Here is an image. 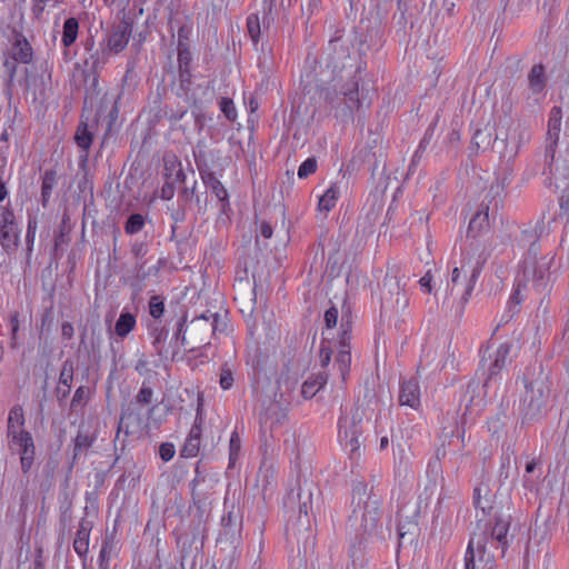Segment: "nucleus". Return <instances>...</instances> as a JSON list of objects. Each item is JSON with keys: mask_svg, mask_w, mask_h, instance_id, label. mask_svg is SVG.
Returning a JSON list of instances; mask_svg holds the SVG:
<instances>
[{"mask_svg": "<svg viewBox=\"0 0 569 569\" xmlns=\"http://www.w3.org/2000/svg\"><path fill=\"white\" fill-rule=\"evenodd\" d=\"M525 393L520 400V411L527 420L541 415L550 392L548 378L540 373L536 379L525 378Z\"/></svg>", "mask_w": 569, "mask_h": 569, "instance_id": "obj_4", "label": "nucleus"}, {"mask_svg": "<svg viewBox=\"0 0 569 569\" xmlns=\"http://www.w3.org/2000/svg\"><path fill=\"white\" fill-rule=\"evenodd\" d=\"M186 322H187V313L184 312L181 316V318L179 319V321L177 322V329L173 335L176 342H180L182 346L187 345V339H186V335H184Z\"/></svg>", "mask_w": 569, "mask_h": 569, "instance_id": "obj_60", "label": "nucleus"}, {"mask_svg": "<svg viewBox=\"0 0 569 569\" xmlns=\"http://www.w3.org/2000/svg\"><path fill=\"white\" fill-rule=\"evenodd\" d=\"M553 258L541 257L539 260L529 261L525 260L522 278L525 287L530 283L537 292H545L549 290L550 283V264Z\"/></svg>", "mask_w": 569, "mask_h": 569, "instance_id": "obj_9", "label": "nucleus"}, {"mask_svg": "<svg viewBox=\"0 0 569 569\" xmlns=\"http://www.w3.org/2000/svg\"><path fill=\"white\" fill-rule=\"evenodd\" d=\"M562 110L560 107H552L549 112L547 133L545 140V164L556 181L569 179V149L565 154L561 152L556 157V149L560 138Z\"/></svg>", "mask_w": 569, "mask_h": 569, "instance_id": "obj_1", "label": "nucleus"}, {"mask_svg": "<svg viewBox=\"0 0 569 569\" xmlns=\"http://www.w3.org/2000/svg\"><path fill=\"white\" fill-rule=\"evenodd\" d=\"M352 505L356 506L350 516L352 526L359 523L363 533L372 535L381 520L379 499L367 495V485L362 481L352 487Z\"/></svg>", "mask_w": 569, "mask_h": 569, "instance_id": "obj_2", "label": "nucleus"}, {"mask_svg": "<svg viewBox=\"0 0 569 569\" xmlns=\"http://www.w3.org/2000/svg\"><path fill=\"white\" fill-rule=\"evenodd\" d=\"M296 501H298L299 508V522H301L302 525L309 523L308 512L309 509H311L312 483L305 481L302 486L299 485L298 490L291 489L287 493V503H295Z\"/></svg>", "mask_w": 569, "mask_h": 569, "instance_id": "obj_14", "label": "nucleus"}, {"mask_svg": "<svg viewBox=\"0 0 569 569\" xmlns=\"http://www.w3.org/2000/svg\"><path fill=\"white\" fill-rule=\"evenodd\" d=\"M148 308L150 316L154 320L160 319L164 313V298L159 295L152 296L149 300Z\"/></svg>", "mask_w": 569, "mask_h": 569, "instance_id": "obj_44", "label": "nucleus"}, {"mask_svg": "<svg viewBox=\"0 0 569 569\" xmlns=\"http://www.w3.org/2000/svg\"><path fill=\"white\" fill-rule=\"evenodd\" d=\"M340 190L337 184H331L326 192L320 197L318 202V209L320 211L329 212L332 208H335L337 200L339 198Z\"/></svg>", "mask_w": 569, "mask_h": 569, "instance_id": "obj_36", "label": "nucleus"}, {"mask_svg": "<svg viewBox=\"0 0 569 569\" xmlns=\"http://www.w3.org/2000/svg\"><path fill=\"white\" fill-rule=\"evenodd\" d=\"M146 224V219L141 213H131L124 223V232L129 236L140 232Z\"/></svg>", "mask_w": 569, "mask_h": 569, "instance_id": "obj_42", "label": "nucleus"}, {"mask_svg": "<svg viewBox=\"0 0 569 569\" xmlns=\"http://www.w3.org/2000/svg\"><path fill=\"white\" fill-rule=\"evenodd\" d=\"M163 161H164V168H163L164 173L163 174H164V178L167 180H169L174 174L178 167H180L181 162L174 154L166 156Z\"/></svg>", "mask_w": 569, "mask_h": 569, "instance_id": "obj_53", "label": "nucleus"}, {"mask_svg": "<svg viewBox=\"0 0 569 569\" xmlns=\"http://www.w3.org/2000/svg\"><path fill=\"white\" fill-rule=\"evenodd\" d=\"M57 184V172L56 170L49 169L46 170L42 174V184H41V203L43 207H47L52 190Z\"/></svg>", "mask_w": 569, "mask_h": 569, "instance_id": "obj_32", "label": "nucleus"}, {"mask_svg": "<svg viewBox=\"0 0 569 569\" xmlns=\"http://www.w3.org/2000/svg\"><path fill=\"white\" fill-rule=\"evenodd\" d=\"M359 78L355 74L352 79L341 87L340 93H331L329 90L326 93V101L332 108H339L343 103L341 109L342 116H351L355 111H359L365 102V98L359 96Z\"/></svg>", "mask_w": 569, "mask_h": 569, "instance_id": "obj_7", "label": "nucleus"}, {"mask_svg": "<svg viewBox=\"0 0 569 569\" xmlns=\"http://www.w3.org/2000/svg\"><path fill=\"white\" fill-rule=\"evenodd\" d=\"M0 242L8 253L16 251L20 242V229L9 206H0Z\"/></svg>", "mask_w": 569, "mask_h": 569, "instance_id": "obj_10", "label": "nucleus"}, {"mask_svg": "<svg viewBox=\"0 0 569 569\" xmlns=\"http://www.w3.org/2000/svg\"><path fill=\"white\" fill-rule=\"evenodd\" d=\"M74 375V362L71 359H66L62 362L58 386L56 388L57 400L60 406L67 400L70 395Z\"/></svg>", "mask_w": 569, "mask_h": 569, "instance_id": "obj_16", "label": "nucleus"}, {"mask_svg": "<svg viewBox=\"0 0 569 569\" xmlns=\"http://www.w3.org/2000/svg\"><path fill=\"white\" fill-rule=\"evenodd\" d=\"M362 415L355 409L350 415H342L339 419V440L348 450L350 459L358 460L361 457Z\"/></svg>", "mask_w": 569, "mask_h": 569, "instance_id": "obj_5", "label": "nucleus"}, {"mask_svg": "<svg viewBox=\"0 0 569 569\" xmlns=\"http://www.w3.org/2000/svg\"><path fill=\"white\" fill-rule=\"evenodd\" d=\"M200 441L193 439H186V442L181 449V456L186 458L196 457L199 452Z\"/></svg>", "mask_w": 569, "mask_h": 569, "instance_id": "obj_55", "label": "nucleus"}, {"mask_svg": "<svg viewBox=\"0 0 569 569\" xmlns=\"http://www.w3.org/2000/svg\"><path fill=\"white\" fill-rule=\"evenodd\" d=\"M17 425V427H23L24 425V416L23 410L20 406H14L8 417V426Z\"/></svg>", "mask_w": 569, "mask_h": 569, "instance_id": "obj_57", "label": "nucleus"}, {"mask_svg": "<svg viewBox=\"0 0 569 569\" xmlns=\"http://www.w3.org/2000/svg\"><path fill=\"white\" fill-rule=\"evenodd\" d=\"M23 442V449H18V453L20 455L21 470L27 473L34 459V443L32 437L24 438Z\"/></svg>", "mask_w": 569, "mask_h": 569, "instance_id": "obj_33", "label": "nucleus"}, {"mask_svg": "<svg viewBox=\"0 0 569 569\" xmlns=\"http://www.w3.org/2000/svg\"><path fill=\"white\" fill-rule=\"evenodd\" d=\"M542 221H537V224L532 229H525L521 232V241L523 244H529L530 248L528 250V256L531 254L536 257L537 249H536V242L539 239L540 234L542 233Z\"/></svg>", "mask_w": 569, "mask_h": 569, "instance_id": "obj_34", "label": "nucleus"}, {"mask_svg": "<svg viewBox=\"0 0 569 569\" xmlns=\"http://www.w3.org/2000/svg\"><path fill=\"white\" fill-rule=\"evenodd\" d=\"M382 39V31L380 28L370 30L363 40L360 42L359 51L361 54L366 53V50H370L371 47H380Z\"/></svg>", "mask_w": 569, "mask_h": 569, "instance_id": "obj_39", "label": "nucleus"}, {"mask_svg": "<svg viewBox=\"0 0 569 569\" xmlns=\"http://www.w3.org/2000/svg\"><path fill=\"white\" fill-rule=\"evenodd\" d=\"M332 353H333L332 348L329 346H326L325 341H322L321 347H320L319 357H320V365L323 369L329 366V363L331 361Z\"/></svg>", "mask_w": 569, "mask_h": 569, "instance_id": "obj_64", "label": "nucleus"}, {"mask_svg": "<svg viewBox=\"0 0 569 569\" xmlns=\"http://www.w3.org/2000/svg\"><path fill=\"white\" fill-rule=\"evenodd\" d=\"M338 43H339V38L331 40L329 43V47L333 50V54L330 56V63L332 64V67L335 69H345L346 63H343V62L340 63V58L342 56L345 57V51L342 50L341 53H339L337 51Z\"/></svg>", "mask_w": 569, "mask_h": 569, "instance_id": "obj_54", "label": "nucleus"}, {"mask_svg": "<svg viewBox=\"0 0 569 569\" xmlns=\"http://www.w3.org/2000/svg\"><path fill=\"white\" fill-rule=\"evenodd\" d=\"M233 371L229 363H223L220 370L219 385L223 390H229L233 385Z\"/></svg>", "mask_w": 569, "mask_h": 569, "instance_id": "obj_48", "label": "nucleus"}, {"mask_svg": "<svg viewBox=\"0 0 569 569\" xmlns=\"http://www.w3.org/2000/svg\"><path fill=\"white\" fill-rule=\"evenodd\" d=\"M511 517L496 516L495 526L491 529L489 541L497 543V549H500V557H503L507 548L509 547L508 532L510 528Z\"/></svg>", "mask_w": 569, "mask_h": 569, "instance_id": "obj_17", "label": "nucleus"}, {"mask_svg": "<svg viewBox=\"0 0 569 569\" xmlns=\"http://www.w3.org/2000/svg\"><path fill=\"white\" fill-rule=\"evenodd\" d=\"M33 57V50L28 40L21 34H17L11 48V58L20 63L28 64Z\"/></svg>", "mask_w": 569, "mask_h": 569, "instance_id": "obj_21", "label": "nucleus"}, {"mask_svg": "<svg viewBox=\"0 0 569 569\" xmlns=\"http://www.w3.org/2000/svg\"><path fill=\"white\" fill-rule=\"evenodd\" d=\"M246 27L253 46H257L259 43L261 34V27L258 13H251L247 17Z\"/></svg>", "mask_w": 569, "mask_h": 569, "instance_id": "obj_41", "label": "nucleus"}, {"mask_svg": "<svg viewBox=\"0 0 569 569\" xmlns=\"http://www.w3.org/2000/svg\"><path fill=\"white\" fill-rule=\"evenodd\" d=\"M137 320L134 315L122 311L116 321L114 333L123 339L126 338L136 327Z\"/></svg>", "mask_w": 569, "mask_h": 569, "instance_id": "obj_28", "label": "nucleus"}, {"mask_svg": "<svg viewBox=\"0 0 569 569\" xmlns=\"http://www.w3.org/2000/svg\"><path fill=\"white\" fill-rule=\"evenodd\" d=\"M529 88L533 93H540L546 87L545 67L539 63L535 64L528 74Z\"/></svg>", "mask_w": 569, "mask_h": 569, "instance_id": "obj_29", "label": "nucleus"}, {"mask_svg": "<svg viewBox=\"0 0 569 569\" xmlns=\"http://www.w3.org/2000/svg\"><path fill=\"white\" fill-rule=\"evenodd\" d=\"M149 333L152 338V347L154 348L158 356H162L163 343L168 337V331L164 327L154 325L150 327Z\"/></svg>", "mask_w": 569, "mask_h": 569, "instance_id": "obj_38", "label": "nucleus"}, {"mask_svg": "<svg viewBox=\"0 0 569 569\" xmlns=\"http://www.w3.org/2000/svg\"><path fill=\"white\" fill-rule=\"evenodd\" d=\"M351 339H352V315L350 307L343 305L340 319V331L338 338V352L336 365L338 366L341 380L345 382L350 372L351 365Z\"/></svg>", "mask_w": 569, "mask_h": 569, "instance_id": "obj_6", "label": "nucleus"}, {"mask_svg": "<svg viewBox=\"0 0 569 569\" xmlns=\"http://www.w3.org/2000/svg\"><path fill=\"white\" fill-rule=\"evenodd\" d=\"M90 389L86 386H80L73 393L71 399V409H77L80 406H83L89 399Z\"/></svg>", "mask_w": 569, "mask_h": 569, "instance_id": "obj_49", "label": "nucleus"}, {"mask_svg": "<svg viewBox=\"0 0 569 569\" xmlns=\"http://www.w3.org/2000/svg\"><path fill=\"white\" fill-rule=\"evenodd\" d=\"M222 530L220 532V539L224 537L230 543H234L240 538V531L242 526V517L234 506L221 518Z\"/></svg>", "mask_w": 569, "mask_h": 569, "instance_id": "obj_15", "label": "nucleus"}, {"mask_svg": "<svg viewBox=\"0 0 569 569\" xmlns=\"http://www.w3.org/2000/svg\"><path fill=\"white\" fill-rule=\"evenodd\" d=\"M152 396L153 390L143 382L139 392L136 396V402L141 406L149 405L152 400Z\"/></svg>", "mask_w": 569, "mask_h": 569, "instance_id": "obj_56", "label": "nucleus"}, {"mask_svg": "<svg viewBox=\"0 0 569 569\" xmlns=\"http://www.w3.org/2000/svg\"><path fill=\"white\" fill-rule=\"evenodd\" d=\"M96 438L87 432L78 431L73 440V455L72 463H76L82 455H86L89 448L93 445Z\"/></svg>", "mask_w": 569, "mask_h": 569, "instance_id": "obj_27", "label": "nucleus"}, {"mask_svg": "<svg viewBox=\"0 0 569 569\" xmlns=\"http://www.w3.org/2000/svg\"><path fill=\"white\" fill-rule=\"evenodd\" d=\"M486 226H488V207L486 210H479L470 220L468 234L476 237Z\"/></svg>", "mask_w": 569, "mask_h": 569, "instance_id": "obj_40", "label": "nucleus"}, {"mask_svg": "<svg viewBox=\"0 0 569 569\" xmlns=\"http://www.w3.org/2000/svg\"><path fill=\"white\" fill-rule=\"evenodd\" d=\"M148 253V244L143 241H136L131 244V254L137 261H144L143 258Z\"/></svg>", "mask_w": 569, "mask_h": 569, "instance_id": "obj_61", "label": "nucleus"}, {"mask_svg": "<svg viewBox=\"0 0 569 569\" xmlns=\"http://www.w3.org/2000/svg\"><path fill=\"white\" fill-rule=\"evenodd\" d=\"M286 418V413L280 411L278 406L271 405L266 408L259 416V421L262 430L269 429L272 432L276 425H279L282 419Z\"/></svg>", "mask_w": 569, "mask_h": 569, "instance_id": "obj_24", "label": "nucleus"}, {"mask_svg": "<svg viewBox=\"0 0 569 569\" xmlns=\"http://www.w3.org/2000/svg\"><path fill=\"white\" fill-rule=\"evenodd\" d=\"M318 163L317 159L311 157L305 160L298 168V177L300 179H306L310 174L315 173L317 170Z\"/></svg>", "mask_w": 569, "mask_h": 569, "instance_id": "obj_51", "label": "nucleus"}, {"mask_svg": "<svg viewBox=\"0 0 569 569\" xmlns=\"http://www.w3.org/2000/svg\"><path fill=\"white\" fill-rule=\"evenodd\" d=\"M192 57L189 47H186L183 43L181 44V49H178V66L179 69L187 72L188 68H190Z\"/></svg>", "mask_w": 569, "mask_h": 569, "instance_id": "obj_52", "label": "nucleus"}, {"mask_svg": "<svg viewBox=\"0 0 569 569\" xmlns=\"http://www.w3.org/2000/svg\"><path fill=\"white\" fill-rule=\"evenodd\" d=\"M110 53L111 52H109L104 44L100 43V49L92 52L90 58L84 61L87 71L92 73V89L87 90L83 101V110H92L94 107V102L98 96L94 91L98 82V71L106 64Z\"/></svg>", "mask_w": 569, "mask_h": 569, "instance_id": "obj_11", "label": "nucleus"}, {"mask_svg": "<svg viewBox=\"0 0 569 569\" xmlns=\"http://www.w3.org/2000/svg\"><path fill=\"white\" fill-rule=\"evenodd\" d=\"M147 261H137L134 266L136 276L131 282V286L137 290L141 291L143 288V282L147 277L151 273H157L159 271V267H150L146 270Z\"/></svg>", "mask_w": 569, "mask_h": 569, "instance_id": "obj_35", "label": "nucleus"}, {"mask_svg": "<svg viewBox=\"0 0 569 569\" xmlns=\"http://www.w3.org/2000/svg\"><path fill=\"white\" fill-rule=\"evenodd\" d=\"M132 29V22L123 18L112 27V30L107 34L106 40L101 43L104 44L109 52L119 53L128 46Z\"/></svg>", "mask_w": 569, "mask_h": 569, "instance_id": "obj_12", "label": "nucleus"}, {"mask_svg": "<svg viewBox=\"0 0 569 569\" xmlns=\"http://www.w3.org/2000/svg\"><path fill=\"white\" fill-rule=\"evenodd\" d=\"M489 542L486 532L471 536L465 555V569H485L488 565L492 566L496 556L488 551Z\"/></svg>", "mask_w": 569, "mask_h": 569, "instance_id": "obj_8", "label": "nucleus"}, {"mask_svg": "<svg viewBox=\"0 0 569 569\" xmlns=\"http://www.w3.org/2000/svg\"><path fill=\"white\" fill-rule=\"evenodd\" d=\"M93 134L89 130V126L83 120L80 121L78 124L76 134H74V141L77 146L83 151L82 158L87 160L89 150L92 143Z\"/></svg>", "mask_w": 569, "mask_h": 569, "instance_id": "obj_26", "label": "nucleus"}, {"mask_svg": "<svg viewBox=\"0 0 569 569\" xmlns=\"http://www.w3.org/2000/svg\"><path fill=\"white\" fill-rule=\"evenodd\" d=\"M79 21L74 17L64 20L61 42L64 48L72 46L78 37Z\"/></svg>", "mask_w": 569, "mask_h": 569, "instance_id": "obj_31", "label": "nucleus"}, {"mask_svg": "<svg viewBox=\"0 0 569 569\" xmlns=\"http://www.w3.org/2000/svg\"><path fill=\"white\" fill-rule=\"evenodd\" d=\"M328 375L326 372H319L315 376L309 377L301 387V395L305 399H311L321 390L327 383Z\"/></svg>", "mask_w": 569, "mask_h": 569, "instance_id": "obj_25", "label": "nucleus"}, {"mask_svg": "<svg viewBox=\"0 0 569 569\" xmlns=\"http://www.w3.org/2000/svg\"><path fill=\"white\" fill-rule=\"evenodd\" d=\"M241 440L237 431H233L229 441V465L233 466L239 457Z\"/></svg>", "mask_w": 569, "mask_h": 569, "instance_id": "obj_45", "label": "nucleus"}, {"mask_svg": "<svg viewBox=\"0 0 569 569\" xmlns=\"http://www.w3.org/2000/svg\"><path fill=\"white\" fill-rule=\"evenodd\" d=\"M383 287L387 288V293H385L383 300L386 302L393 300V308L397 311L405 310L409 306L408 295L403 289H401L396 277L387 276L385 278Z\"/></svg>", "mask_w": 569, "mask_h": 569, "instance_id": "obj_18", "label": "nucleus"}, {"mask_svg": "<svg viewBox=\"0 0 569 569\" xmlns=\"http://www.w3.org/2000/svg\"><path fill=\"white\" fill-rule=\"evenodd\" d=\"M220 108L228 120H230V121L236 120L237 111H236L233 101L231 99L222 98L220 101Z\"/></svg>", "mask_w": 569, "mask_h": 569, "instance_id": "obj_58", "label": "nucleus"}, {"mask_svg": "<svg viewBox=\"0 0 569 569\" xmlns=\"http://www.w3.org/2000/svg\"><path fill=\"white\" fill-rule=\"evenodd\" d=\"M399 402L400 405L411 408H416L420 403V388L418 381L410 379L400 385Z\"/></svg>", "mask_w": 569, "mask_h": 569, "instance_id": "obj_20", "label": "nucleus"}, {"mask_svg": "<svg viewBox=\"0 0 569 569\" xmlns=\"http://www.w3.org/2000/svg\"><path fill=\"white\" fill-rule=\"evenodd\" d=\"M37 228H38L37 218L29 216L28 217V226H27V234H26V243H27L28 252L32 251Z\"/></svg>", "mask_w": 569, "mask_h": 569, "instance_id": "obj_50", "label": "nucleus"}, {"mask_svg": "<svg viewBox=\"0 0 569 569\" xmlns=\"http://www.w3.org/2000/svg\"><path fill=\"white\" fill-rule=\"evenodd\" d=\"M91 522L82 518L79 522L78 530L73 540V549L80 556L83 557L89 550V538L91 531Z\"/></svg>", "mask_w": 569, "mask_h": 569, "instance_id": "obj_22", "label": "nucleus"}, {"mask_svg": "<svg viewBox=\"0 0 569 569\" xmlns=\"http://www.w3.org/2000/svg\"><path fill=\"white\" fill-rule=\"evenodd\" d=\"M17 63L12 58L6 59L3 62V70L7 74V93L11 96V87L14 80V76L17 72Z\"/></svg>", "mask_w": 569, "mask_h": 569, "instance_id": "obj_47", "label": "nucleus"}, {"mask_svg": "<svg viewBox=\"0 0 569 569\" xmlns=\"http://www.w3.org/2000/svg\"><path fill=\"white\" fill-rule=\"evenodd\" d=\"M512 181V169L507 166L498 176L496 179V182H493L490 186L489 192L493 194V197H501L506 189L510 186Z\"/></svg>", "mask_w": 569, "mask_h": 569, "instance_id": "obj_30", "label": "nucleus"}, {"mask_svg": "<svg viewBox=\"0 0 569 569\" xmlns=\"http://www.w3.org/2000/svg\"><path fill=\"white\" fill-rule=\"evenodd\" d=\"M522 139L523 132H520L517 137L516 130L513 133H503L501 128H498V130L495 132L492 127L486 126L485 128L475 131L471 144L473 148H476V150H486L493 142L497 143V148H499V144H501L503 147L500 150L501 157L508 161H511L517 157Z\"/></svg>", "mask_w": 569, "mask_h": 569, "instance_id": "obj_3", "label": "nucleus"}, {"mask_svg": "<svg viewBox=\"0 0 569 569\" xmlns=\"http://www.w3.org/2000/svg\"><path fill=\"white\" fill-rule=\"evenodd\" d=\"M191 325L193 330L199 331L203 336L200 338V342H203L210 335L222 332L226 329V322L218 312L208 311L202 313L200 317L194 318Z\"/></svg>", "mask_w": 569, "mask_h": 569, "instance_id": "obj_13", "label": "nucleus"}, {"mask_svg": "<svg viewBox=\"0 0 569 569\" xmlns=\"http://www.w3.org/2000/svg\"><path fill=\"white\" fill-rule=\"evenodd\" d=\"M200 177L206 184L210 189V191L218 198L221 203L222 212H227V208H229V196L221 183V181L216 177L214 172L209 169L199 168Z\"/></svg>", "mask_w": 569, "mask_h": 569, "instance_id": "obj_19", "label": "nucleus"}, {"mask_svg": "<svg viewBox=\"0 0 569 569\" xmlns=\"http://www.w3.org/2000/svg\"><path fill=\"white\" fill-rule=\"evenodd\" d=\"M413 9L409 4V0H398V24L406 27L408 24L407 13Z\"/></svg>", "mask_w": 569, "mask_h": 569, "instance_id": "obj_59", "label": "nucleus"}, {"mask_svg": "<svg viewBox=\"0 0 569 569\" xmlns=\"http://www.w3.org/2000/svg\"><path fill=\"white\" fill-rule=\"evenodd\" d=\"M510 353V346L508 343H501L493 357V361L491 362L489 370H488V377L483 382V387H487L489 381L496 377L507 365L508 357Z\"/></svg>", "mask_w": 569, "mask_h": 569, "instance_id": "obj_23", "label": "nucleus"}, {"mask_svg": "<svg viewBox=\"0 0 569 569\" xmlns=\"http://www.w3.org/2000/svg\"><path fill=\"white\" fill-rule=\"evenodd\" d=\"M196 186L197 181L194 180L191 187L184 186L181 189L179 193L180 204L188 207V204H190L193 201V199H196V201L199 202V197L196 194Z\"/></svg>", "mask_w": 569, "mask_h": 569, "instance_id": "obj_46", "label": "nucleus"}, {"mask_svg": "<svg viewBox=\"0 0 569 569\" xmlns=\"http://www.w3.org/2000/svg\"><path fill=\"white\" fill-rule=\"evenodd\" d=\"M483 262H485V259L481 262L478 261L477 264L472 268L471 274L468 279V282H467L465 290L462 292V296H461V300L463 301V303L467 302L469 297L471 296V292L475 288V283L481 272Z\"/></svg>", "mask_w": 569, "mask_h": 569, "instance_id": "obj_43", "label": "nucleus"}, {"mask_svg": "<svg viewBox=\"0 0 569 569\" xmlns=\"http://www.w3.org/2000/svg\"><path fill=\"white\" fill-rule=\"evenodd\" d=\"M49 1L50 0H31V13L33 19L41 20Z\"/></svg>", "mask_w": 569, "mask_h": 569, "instance_id": "obj_63", "label": "nucleus"}, {"mask_svg": "<svg viewBox=\"0 0 569 569\" xmlns=\"http://www.w3.org/2000/svg\"><path fill=\"white\" fill-rule=\"evenodd\" d=\"M490 495V489L487 485L480 483L473 490V506L476 509H480L483 515L490 513L492 506L490 499L486 498V505H482V498Z\"/></svg>", "mask_w": 569, "mask_h": 569, "instance_id": "obj_37", "label": "nucleus"}, {"mask_svg": "<svg viewBox=\"0 0 569 569\" xmlns=\"http://www.w3.org/2000/svg\"><path fill=\"white\" fill-rule=\"evenodd\" d=\"M338 309L336 306H331L328 310L325 312V323L327 329H332L337 326L338 322Z\"/></svg>", "mask_w": 569, "mask_h": 569, "instance_id": "obj_62", "label": "nucleus"}]
</instances>
